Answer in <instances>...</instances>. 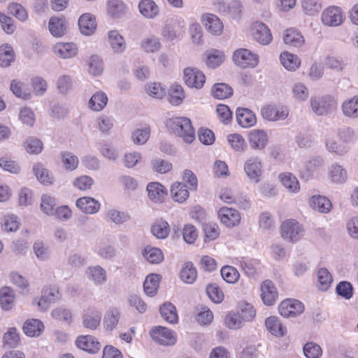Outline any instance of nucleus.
Returning a JSON list of instances; mask_svg holds the SVG:
<instances>
[{
    "instance_id": "1",
    "label": "nucleus",
    "mask_w": 358,
    "mask_h": 358,
    "mask_svg": "<svg viewBox=\"0 0 358 358\" xmlns=\"http://www.w3.org/2000/svg\"><path fill=\"white\" fill-rule=\"evenodd\" d=\"M168 129L187 143H191L195 138V131L191 120L185 117H174L167 120Z\"/></svg>"
},
{
    "instance_id": "2",
    "label": "nucleus",
    "mask_w": 358,
    "mask_h": 358,
    "mask_svg": "<svg viewBox=\"0 0 358 358\" xmlns=\"http://www.w3.org/2000/svg\"><path fill=\"white\" fill-rule=\"evenodd\" d=\"M233 61L238 66L255 68L259 63V56L245 48H239L234 52Z\"/></svg>"
},
{
    "instance_id": "3",
    "label": "nucleus",
    "mask_w": 358,
    "mask_h": 358,
    "mask_svg": "<svg viewBox=\"0 0 358 358\" xmlns=\"http://www.w3.org/2000/svg\"><path fill=\"white\" fill-rule=\"evenodd\" d=\"M310 105L315 113L324 115L336 109L337 102L332 96H324L321 98H311Z\"/></svg>"
},
{
    "instance_id": "4",
    "label": "nucleus",
    "mask_w": 358,
    "mask_h": 358,
    "mask_svg": "<svg viewBox=\"0 0 358 358\" xmlns=\"http://www.w3.org/2000/svg\"><path fill=\"white\" fill-rule=\"evenodd\" d=\"M321 20L325 26L334 27L341 25L343 22L345 16L341 8L331 6L323 10Z\"/></svg>"
},
{
    "instance_id": "5",
    "label": "nucleus",
    "mask_w": 358,
    "mask_h": 358,
    "mask_svg": "<svg viewBox=\"0 0 358 358\" xmlns=\"http://www.w3.org/2000/svg\"><path fill=\"white\" fill-rule=\"evenodd\" d=\"M150 334L152 340L162 345H173L177 341L176 333L162 326L152 328Z\"/></svg>"
},
{
    "instance_id": "6",
    "label": "nucleus",
    "mask_w": 358,
    "mask_h": 358,
    "mask_svg": "<svg viewBox=\"0 0 358 358\" xmlns=\"http://www.w3.org/2000/svg\"><path fill=\"white\" fill-rule=\"evenodd\" d=\"M304 310L303 304L296 299H286L280 303L278 311L284 317H296Z\"/></svg>"
},
{
    "instance_id": "7",
    "label": "nucleus",
    "mask_w": 358,
    "mask_h": 358,
    "mask_svg": "<svg viewBox=\"0 0 358 358\" xmlns=\"http://www.w3.org/2000/svg\"><path fill=\"white\" fill-rule=\"evenodd\" d=\"M244 171L250 181L258 183L263 173L262 162L258 157H250L245 162Z\"/></svg>"
},
{
    "instance_id": "8",
    "label": "nucleus",
    "mask_w": 358,
    "mask_h": 358,
    "mask_svg": "<svg viewBox=\"0 0 358 358\" xmlns=\"http://www.w3.org/2000/svg\"><path fill=\"white\" fill-rule=\"evenodd\" d=\"M282 236L289 241H296L303 235V229L295 220H288L281 225Z\"/></svg>"
},
{
    "instance_id": "9",
    "label": "nucleus",
    "mask_w": 358,
    "mask_h": 358,
    "mask_svg": "<svg viewBox=\"0 0 358 358\" xmlns=\"http://www.w3.org/2000/svg\"><path fill=\"white\" fill-rule=\"evenodd\" d=\"M185 83L190 87L201 89L206 82L204 73L196 68L187 67L184 69Z\"/></svg>"
},
{
    "instance_id": "10",
    "label": "nucleus",
    "mask_w": 358,
    "mask_h": 358,
    "mask_svg": "<svg viewBox=\"0 0 358 358\" xmlns=\"http://www.w3.org/2000/svg\"><path fill=\"white\" fill-rule=\"evenodd\" d=\"M261 298L266 306L273 305L278 296V293L273 282L269 280L263 281L261 285Z\"/></svg>"
},
{
    "instance_id": "11",
    "label": "nucleus",
    "mask_w": 358,
    "mask_h": 358,
    "mask_svg": "<svg viewBox=\"0 0 358 358\" xmlns=\"http://www.w3.org/2000/svg\"><path fill=\"white\" fill-rule=\"evenodd\" d=\"M252 31L254 38L259 43L265 45L271 42L273 37L271 31L263 22H255L252 25Z\"/></svg>"
},
{
    "instance_id": "12",
    "label": "nucleus",
    "mask_w": 358,
    "mask_h": 358,
    "mask_svg": "<svg viewBox=\"0 0 358 358\" xmlns=\"http://www.w3.org/2000/svg\"><path fill=\"white\" fill-rule=\"evenodd\" d=\"M218 216L222 222L227 227H234L237 225L241 216L238 211L234 208L222 207L218 211Z\"/></svg>"
},
{
    "instance_id": "13",
    "label": "nucleus",
    "mask_w": 358,
    "mask_h": 358,
    "mask_svg": "<svg viewBox=\"0 0 358 358\" xmlns=\"http://www.w3.org/2000/svg\"><path fill=\"white\" fill-rule=\"evenodd\" d=\"M268 135L264 130L253 129L248 134V141L252 149L262 150L268 143Z\"/></svg>"
},
{
    "instance_id": "14",
    "label": "nucleus",
    "mask_w": 358,
    "mask_h": 358,
    "mask_svg": "<svg viewBox=\"0 0 358 358\" xmlns=\"http://www.w3.org/2000/svg\"><path fill=\"white\" fill-rule=\"evenodd\" d=\"M85 275L96 286L103 285L107 281L106 271L99 265L88 266Z\"/></svg>"
},
{
    "instance_id": "15",
    "label": "nucleus",
    "mask_w": 358,
    "mask_h": 358,
    "mask_svg": "<svg viewBox=\"0 0 358 358\" xmlns=\"http://www.w3.org/2000/svg\"><path fill=\"white\" fill-rule=\"evenodd\" d=\"M202 22L212 34L219 36L222 33L223 24L215 15L210 13L203 15Z\"/></svg>"
},
{
    "instance_id": "16",
    "label": "nucleus",
    "mask_w": 358,
    "mask_h": 358,
    "mask_svg": "<svg viewBox=\"0 0 358 358\" xmlns=\"http://www.w3.org/2000/svg\"><path fill=\"white\" fill-rule=\"evenodd\" d=\"M121 317L120 310L117 308H110L105 313L103 326L107 331H113L117 328Z\"/></svg>"
},
{
    "instance_id": "17",
    "label": "nucleus",
    "mask_w": 358,
    "mask_h": 358,
    "mask_svg": "<svg viewBox=\"0 0 358 358\" xmlns=\"http://www.w3.org/2000/svg\"><path fill=\"white\" fill-rule=\"evenodd\" d=\"M76 345L78 348L90 353H96L101 348V344L92 336H80L76 340Z\"/></svg>"
},
{
    "instance_id": "18",
    "label": "nucleus",
    "mask_w": 358,
    "mask_h": 358,
    "mask_svg": "<svg viewBox=\"0 0 358 358\" xmlns=\"http://www.w3.org/2000/svg\"><path fill=\"white\" fill-rule=\"evenodd\" d=\"M236 120L238 124L243 128L252 127L257 122L255 114L245 108H238L236 109Z\"/></svg>"
},
{
    "instance_id": "19",
    "label": "nucleus",
    "mask_w": 358,
    "mask_h": 358,
    "mask_svg": "<svg viewBox=\"0 0 358 358\" xmlns=\"http://www.w3.org/2000/svg\"><path fill=\"white\" fill-rule=\"evenodd\" d=\"M76 206L85 213L94 214L99 210L101 204L92 197L84 196L76 201Z\"/></svg>"
},
{
    "instance_id": "20",
    "label": "nucleus",
    "mask_w": 358,
    "mask_h": 358,
    "mask_svg": "<svg viewBox=\"0 0 358 358\" xmlns=\"http://www.w3.org/2000/svg\"><path fill=\"white\" fill-rule=\"evenodd\" d=\"M53 50L62 59L74 57L78 53V48L73 43H58L54 45Z\"/></svg>"
},
{
    "instance_id": "21",
    "label": "nucleus",
    "mask_w": 358,
    "mask_h": 358,
    "mask_svg": "<svg viewBox=\"0 0 358 358\" xmlns=\"http://www.w3.org/2000/svg\"><path fill=\"white\" fill-rule=\"evenodd\" d=\"M78 26L83 34L90 36L94 32L96 28V19L94 15L90 13H84L78 20Z\"/></svg>"
},
{
    "instance_id": "22",
    "label": "nucleus",
    "mask_w": 358,
    "mask_h": 358,
    "mask_svg": "<svg viewBox=\"0 0 358 358\" xmlns=\"http://www.w3.org/2000/svg\"><path fill=\"white\" fill-rule=\"evenodd\" d=\"M149 199L155 203H162L166 195V189L158 182H152L147 185Z\"/></svg>"
},
{
    "instance_id": "23",
    "label": "nucleus",
    "mask_w": 358,
    "mask_h": 358,
    "mask_svg": "<svg viewBox=\"0 0 358 358\" xmlns=\"http://www.w3.org/2000/svg\"><path fill=\"white\" fill-rule=\"evenodd\" d=\"M101 319V313L95 308H89L83 316V322L85 327L94 330L99 325Z\"/></svg>"
},
{
    "instance_id": "24",
    "label": "nucleus",
    "mask_w": 358,
    "mask_h": 358,
    "mask_svg": "<svg viewBox=\"0 0 358 358\" xmlns=\"http://www.w3.org/2000/svg\"><path fill=\"white\" fill-rule=\"evenodd\" d=\"M310 206L321 213H328L331 208V201L324 196L313 195L309 201Z\"/></svg>"
},
{
    "instance_id": "25",
    "label": "nucleus",
    "mask_w": 358,
    "mask_h": 358,
    "mask_svg": "<svg viewBox=\"0 0 358 358\" xmlns=\"http://www.w3.org/2000/svg\"><path fill=\"white\" fill-rule=\"evenodd\" d=\"M161 275L157 273L149 274L143 283L145 293L149 296H155L159 289Z\"/></svg>"
},
{
    "instance_id": "26",
    "label": "nucleus",
    "mask_w": 358,
    "mask_h": 358,
    "mask_svg": "<svg viewBox=\"0 0 358 358\" xmlns=\"http://www.w3.org/2000/svg\"><path fill=\"white\" fill-rule=\"evenodd\" d=\"M43 329V322L37 319L27 320L23 325L24 333L29 337L40 336Z\"/></svg>"
},
{
    "instance_id": "27",
    "label": "nucleus",
    "mask_w": 358,
    "mask_h": 358,
    "mask_svg": "<svg viewBox=\"0 0 358 358\" xmlns=\"http://www.w3.org/2000/svg\"><path fill=\"white\" fill-rule=\"evenodd\" d=\"M108 96L106 93L99 91L94 93L88 102V107L93 111H101L107 105Z\"/></svg>"
},
{
    "instance_id": "28",
    "label": "nucleus",
    "mask_w": 358,
    "mask_h": 358,
    "mask_svg": "<svg viewBox=\"0 0 358 358\" xmlns=\"http://www.w3.org/2000/svg\"><path fill=\"white\" fill-rule=\"evenodd\" d=\"M282 185L290 192L297 193L300 190L298 179L291 173H282L279 175Z\"/></svg>"
},
{
    "instance_id": "29",
    "label": "nucleus",
    "mask_w": 358,
    "mask_h": 358,
    "mask_svg": "<svg viewBox=\"0 0 358 358\" xmlns=\"http://www.w3.org/2000/svg\"><path fill=\"white\" fill-rule=\"evenodd\" d=\"M108 36L110 45L114 52L121 53L125 50L126 43L124 39L117 31H110Z\"/></svg>"
},
{
    "instance_id": "30",
    "label": "nucleus",
    "mask_w": 358,
    "mask_h": 358,
    "mask_svg": "<svg viewBox=\"0 0 358 358\" xmlns=\"http://www.w3.org/2000/svg\"><path fill=\"white\" fill-rule=\"evenodd\" d=\"M106 219L107 221L112 222L117 225H121L128 222L131 219V216L126 211L110 208L106 213Z\"/></svg>"
},
{
    "instance_id": "31",
    "label": "nucleus",
    "mask_w": 358,
    "mask_h": 358,
    "mask_svg": "<svg viewBox=\"0 0 358 358\" xmlns=\"http://www.w3.org/2000/svg\"><path fill=\"white\" fill-rule=\"evenodd\" d=\"M267 329L275 336H283L287 333V329L279 321L277 317L271 316L265 320Z\"/></svg>"
},
{
    "instance_id": "32",
    "label": "nucleus",
    "mask_w": 358,
    "mask_h": 358,
    "mask_svg": "<svg viewBox=\"0 0 358 358\" xmlns=\"http://www.w3.org/2000/svg\"><path fill=\"white\" fill-rule=\"evenodd\" d=\"M138 8L141 13L147 18H154L159 14V8L152 0H141Z\"/></svg>"
},
{
    "instance_id": "33",
    "label": "nucleus",
    "mask_w": 358,
    "mask_h": 358,
    "mask_svg": "<svg viewBox=\"0 0 358 358\" xmlns=\"http://www.w3.org/2000/svg\"><path fill=\"white\" fill-rule=\"evenodd\" d=\"M20 344V336L15 327L10 328L3 337V348L4 349H15Z\"/></svg>"
},
{
    "instance_id": "34",
    "label": "nucleus",
    "mask_w": 358,
    "mask_h": 358,
    "mask_svg": "<svg viewBox=\"0 0 358 358\" xmlns=\"http://www.w3.org/2000/svg\"><path fill=\"white\" fill-rule=\"evenodd\" d=\"M152 234L158 239L166 238L170 233L169 224L164 220L155 221L151 227Z\"/></svg>"
},
{
    "instance_id": "35",
    "label": "nucleus",
    "mask_w": 358,
    "mask_h": 358,
    "mask_svg": "<svg viewBox=\"0 0 358 358\" xmlns=\"http://www.w3.org/2000/svg\"><path fill=\"white\" fill-rule=\"evenodd\" d=\"M218 9L224 13L229 14L232 18L236 19L241 16L242 6L238 0H234L226 6L224 2L218 3Z\"/></svg>"
},
{
    "instance_id": "36",
    "label": "nucleus",
    "mask_w": 358,
    "mask_h": 358,
    "mask_svg": "<svg viewBox=\"0 0 358 358\" xmlns=\"http://www.w3.org/2000/svg\"><path fill=\"white\" fill-rule=\"evenodd\" d=\"M143 257L150 264H158L164 260L162 251L155 247L146 246L143 251Z\"/></svg>"
},
{
    "instance_id": "37",
    "label": "nucleus",
    "mask_w": 358,
    "mask_h": 358,
    "mask_svg": "<svg viewBox=\"0 0 358 358\" xmlns=\"http://www.w3.org/2000/svg\"><path fill=\"white\" fill-rule=\"evenodd\" d=\"M173 199L178 203H182L189 197L187 185L183 182H176L171 187Z\"/></svg>"
},
{
    "instance_id": "38",
    "label": "nucleus",
    "mask_w": 358,
    "mask_h": 358,
    "mask_svg": "<svg viewBox=\"0 0 358 358\" xmlns=\"http://www.w3.org/2000/svg\"><path fill=\"white\" fill-rule=\"evenodd\" d=\"M341 109L345 117H358V96L347 99L342 103Z\"/></svg>"
},
{
    "instance_id": "39",
    "label": "nucleus",
    "mask_w": 358,
    "mask_h": 358,
    "mask_svg": "<svg viewBox=\"0 0 358 358\" xmlns=\"http://www.w3.org/2000/svg\"><path fill=\"white\" fill-rule=\"evenodd\" d=\"M285 43L293 47H300L304 43L303 36L295 29H288L283 36Z\"/></svg>"
},
{
    "instance_id": "40",
    "label": "nucleus",
    "mask_w": 358,
    "mask_h": 358,
    "mask_svg": "<svg viewBox=\"0 0 358 358\" xmlns=\"http://www.w3.org/2000/svg\"><path fill=\"white\" fill-rule=\"evenodd\" d=\"M48 29L52 36L55 37L62 36L66 31L65 19L64 17H52L49 20Z\"/></svg>"
},
{
    "instance_id": "41",
    "label": "nucleus",
    "mask_w": 358,
    "mask_h": 358,
    "mask_svg": "<svg viewBox=\"0 0 358 358\" xmlns=\"http://www.w3.org/2000/svg\"><path fill=\"white\" fill-rule=\"evenodd\" d=\"M15 300V292L8 287H2L0 289V304L4 310L12 308Z\"/></svg>"
},
{
    "instance_id": "42",
    "label": "nucleus",
    "mask_w": 358,
    "mask_h": 358,
    "mask_svg": "<svg viewBox=\"0 0 358 358\" xmlns=\"http://www.w3.org/2000/svg\"><path fill=\"white\" fill-rule=\"evenodd\" d=\"M160 314L163 319L171 324L177 323L178 316L176 307L171 302H166L161 306Z\"/></svg>"
},
{
    "instance_id": "43",
    "label": "nucleus",
    "mask_w": 358,
    "mask_h": 358,
    "mask_svg": "<svg viewBox=\"0 0 358 358\" xmlns=\"http://www.w3.org/2000/svg\"><path fill=\"white\" fill-rule=\"evenodd\" d=\"M282 65L288 71L296 70L301 64L300 59L297 55L284 52L280 56Z\"/></svg>"
},
{
    "instance_id": "44",
    "label": "nucleus",
    "mask_w": 358,
    "mask_h": 358,
    "mask_svg": "<svg viewBox=\"0 0 358 358\" xmlns=\"http://www.w3.org/2000/svg\"><path fill=\"white\" fill-rule=\"evenodd\" d=\"M185 98L183 87L178 84H173L171 86L168 92V99L173 106H178Z\"/></svg>"
},
{
    "instance_id": "45",
    "label": "nucleus",
    "mask_w": 358,
    "mask_h": 358,
    "mask_svg": "<svg viewBox=\"0 0 358 358\" xmlns=\"http://www.w3.org/2000/svg\"><path fill=\"white\" fill-rule=\"evenodd\" d=\"M33 171L40 182L45 185H52L53 178L49 174V171L41 163H36L33 166Z\"/></svg>"
},
{
    "instance_id": "46",
    "label": "nucleus",
    "mask_w": 358,
    "mask_h": 358,
    "mask_svg": "<svg viewBox=\"0 0 358 358\" xmlns=\"http://www.w3.org/2000/svg\"><path fill=\"white\" fill-rule=\"evenodd\" d=\"M196 269L193 264L189 262L185 263L180 273V279L187 284H192L196 280Z\"/></svg>"
},
{
    "instance_id": "47",
    "label": "nucleus",
    "mask_w": 358,
    "mask_h": 358,
    "mask_svg": "<svg viewBox=\"0 0 358 358\" xmlns=\"http://www.w3.org/2000/svg\"><path fill=\"white\" fill-rule=\"evenodd\" d=\"M329 175L332 182L336 183H343L348 178L347 171L338 164L331 165Z\"/></svg>"
},
{
    "instance_id": "48",
    "label": "nucleus",
    "mask_w": 358,
    "mask_h": 358,
    "mask_svg": "<svg viewBox=\"0 0 358 358\" xmlns=\"http://www.w3.org/2000/svg\"><path fill=\"white\" fill-rule=\"evenodd\" d=\"M15 60V53L13 48L4 44L0 46V66L8 67Z\"/></svg>"
},
{
    "instance_id": "49",
    "label": "nucleus",
    "mask_w": 358,
    "mask_h": 358,
    "mask_svg": "<svg viewBox=\"0 0 358 358\" xmlns=\"http://www.w3.org/2000/svg\"><path fill=\"white\" fill-rule=\"evenodd\" d=\"M324 165V159L321 156L310 157L304 165L306 173L303 177H308Z\"/></svg>"
},
{
    "instance_id": "50",
    "label": "nucleus",
    "mask_w": 358,
    "mask_h": 358,
    "mask_svg": "<svg viewBox=\"0 0 358 358\" xmlns=\"http://www.w3.org/2000/svg\"><path fill=\"white\" fill-rule=\"evenodd\" d=\"M233 94L232 88L226 83L215 84L212 89L213 96L217 99H224Z\"/></svg>"
},
{
    "instance_id": "51",
    "label": "nucleus",
    "mask_w": 358,
    "mask_h": 358,
    "mask_svg": "<svg viewBox=\"0 0 358 358\" xmlns=\"http://www.w3.org/2000/svg\"><path fill=\"white\" fill-rule=\"evenodd\" d=\"M303 12L308 15H315L320 12L322 5L321 0H301Z\"/></svg>"
},
{
    "instance_id": "52",
    "label": "nucleus",
    "mask_w": 358,
    "mask_h": 358,
    "mask_svg": "<svg viewBox=\"0 0 358 358\" xmlns=\"http://www.w3.org/2000/svg\"><path fill=\"white\" fill-rule=\"evenodd\" d=\"M127 6L122 0H109L108 1V13L114 17H120L125 13Z\"/></svg>"
},
{
    "instance_id": "53",
    "label": "nucleus",
    "mask_w": 358,
    "mask_h": 358,
    "mask_svg": "<svg viewBox=\"0 0 358 358\" xmlns=\"http://www.w3.org/2000/svg\"><path fill=\"white\" fill-rule=\"evenodd\" d=\"M319 289L326 291L330 287L333 279L330 272L326 268H321L317 271Z\"/></svg>"
},
{
    "instance_id": "54",
    "label": "nucleus",
    "mask_w": 358,
    "mask_h": 358,
    "mask_svg": "<svg viewBox=\"0 0 358 358\" xmlns=\"http://www.w3.org/2000/svg\"><path fill=\"white\" fill-rule=\"evenodd\" d=\"M244 321L238 313H229L224 319L225 325L231 329H238L243 327Z\"/></svg>"
},
{
    "instance_id": "55",
    "label": "nucleus",
    "mask_w": 358,
    "mask_h": 358,
    "mask_svg": "<svg viewBox=\"0 0 358 358\" xmlns=\"http://www.w3.org/2000/svg\"><path fill=\"white\" fill-rule=\"evenodd\" d=\"M141 47L146 52H155L160 49L161 43L157 37L150 36L141 41Z\"/></svg>"
},
{
    "instance_id": "56",
    "label": "nucleus",
    "mask_w": 358,
    "mask_h": 358,
    "mask_svg": "<svg viewBox=\"0 0 358 358\" xmlns=\"http://www.w3.org/2000/svg\"><path fill=\"white\" fill-rule=\"evenodd\" d=\"M336 292L345 299H350L354 293L353 286L350 282L341 281L336 285Z\"/></svg>"
},
{
    "instance_id": "57",
    "label": "nucleus",
    "mask_w": 358,
    "mask_h": 358,
    "mask_svg": "<svg viewBox=\"0 0 358 358\" xmlns=\"http://www.w3.org/2000/svg\"><path fill=\"white\" fill-rule=\"evenodd\" d=\"M203 230L205 234V242L217 239L220 233L218 225L212 222L203 224Z\"/></svg>"
},
{
    "instance_id": "58",
    "label": "nucleus",
    "mask_w": 358,
    "mask_h": 358,
    "mask_svg": "<svg viewBox=\"0 0 358 358\" xmlns=\"http://www.w3.org/2000/svg\"><path fill=\"white\" fill-rule=\"evenodd\" d=\"M220 273L222 278L228 283H235L240 276L237 269L231 266H223Z\"/></svg>"
},
{
    "instance_id": "59",
    "label": "nucleus",
    "mask_w": 358,
    "mask_h": 358,
    "mask_svg": "<svg viewBox=\"0 0 358 358\" xmlns=\"http://www.w3.org/2000/svg\"><path fill=\"white\" fill-rule=\"evenodd\" d=\"M258 264V262L253 259L241 258L239 260V266L241 270L248 276H253L256 273Z\"/></svg>"
},
{
    "instance_id": "60",
    "label": "nucleus",
    "mask_w": 358,
    "mask_h": 358,
    "mask_svg": "<svg viewBox=\"0 0 358 358\" xmlns=\"http://www.w3.org/2000/svg\"><path fill=\"white\" fill-rule=\"evenodd\" d=\"M62 162L65 169L71 171L75 170L79 163L78 157L69 152H62Z\"/></svg>"
},
{
    "instance_id": "61",
    "label": "nucleus",
    "mask_w": 358,
    "mask_h": 358,
    "mask_svg": "<svg viewBox=\"0 0 358 358\" xmlns=\"http://www.w3.org/2000/svg\"><path fill=\"white\" fill-rule=\"evenodd\" d=\"M327 150L338 156H343L348 152V148L345 145L338 143L333 138H328L325 142Z\"/></svg>"
},
{
    "instance_id": "62",
    "label": "nucleus",
    "mask_w": 358,
    "mask_h": 358,
    "mask_svg": "<svg viewBox=\"0 0 358 358\" xmlns=\"http://www.w3.org/2000/svg\"><path fill=\"white\" fill-rule=\"evenodd\" d=\"M303 350L306 358H320L322 353L321 347L313 342L306 343Z\"/></svg>"
},
{
    "instance_id": "63",
    "label": "nucleus",
    "mask_w": 358,
    "mask_h": 358,
    "mask_svg": "<svg viewBox=\"0 0 358 358\" xmlns=\"http://www.w3.org/2000/svg\"><path fill=\"white\" fill-rule=\"evenodd\" d=\"M227 141L234 150L243 152L245 150V141L241 135L238 134H229L227 136Z\"/></svg>"
},
{
    "instance_id": "64",
    "label": "nucleus",
    "mask_w": 358,
    "mask_h": 358,
    "mask_svg": "<svg viewBox=\"0 0 358 358\" xmlns=\"http://www.w3.org/2000/svg\"><path fill=\"white\" fill-rule=\"evenodd\" d=\"M103 70V62L97 55H92L88 62L89 73L93 76L100 75Z\"/></svg>"
}]
</instances>
